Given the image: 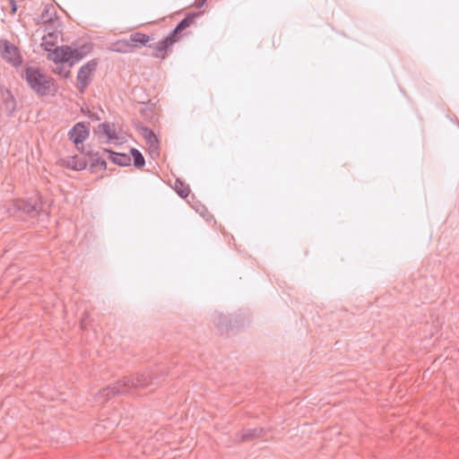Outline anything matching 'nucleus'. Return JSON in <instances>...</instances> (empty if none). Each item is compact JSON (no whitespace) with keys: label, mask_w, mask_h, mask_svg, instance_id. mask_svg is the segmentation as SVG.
Wrapping results in <instances>:
<instances>
[{"label":"nucleus","mask_w":459,"mask_h":459,"mask_svg":"<svg viewBox=\"0 0 459 459\" xmlns=\"http://www.w3.org/2000/svg\"><path fill=\"white\" fill-rule=\"evenodd\" d=\"M155 377L151 371L138 373L135 377H124L118 380L115 385L107 386L99 391L96 400L102 403L110 399L116 394H124L131 391L132 388H145L155 385Z\"/></svg>","instance_id":"nucleus-1"},{"label":"nucleus","mask_w":459,"mask_h":459,"mask_svg":"<svg viewBox=\"0 0 459 459\" xmlns=\"http://www.w3.org/2000/svg\"><path fill=\"white\" fill-rule=\"evenodd\" d=\"M22 77L29 88L39 97H44L55 91L54 80L46 76L39 67L26 66Z\"/></svg>","instance_id":"nucleus-2"},{"label":"nucleus","mask_w":459,"mask_h":459,"mask_svg":"<svg viewBox=\"0 0 459 459\" xmlns=\"http://www.w3.org/2000/svg\"><path fill=\"white\" fill-rule=\"evenodd\" d=\"M16 207L29 217L37 218L39 221H44L48 217V213L43 209V204L38 195L18 200Z\"/></svg>","instance_id":"nucleus-3"},{"label":"nucleus","mask_w":459,"mask_h":459,"mask_svg":"<svg viewBox=\"0 0 459 459\" xmlns=\"http://www.w3.org/2000/svg\"><path fill=\"white\" fill-rule=\"evenodd\" d=\"M0 56L14 67L20 66L23 61L19 48L8 39H0Z\"/></svg>","instance_id":"nucleus-4"},{"label":"nucleus","mask_w":459,"mask_h":459,"mask_svg":"<svg viewBox=\"0 0 459 459\" xmlns=\"http://www.w3.org/2000/svg\"><path fill=\"white\" fill-rule=\"evenodd\" d=\"M97 66L98 61L96 59H91L79 69L77 74V90L81 93H83L86 88L90 85L91 75L97 69Z\"/></svg>","instance_id":"nucleus-5"},{"label":"nucleus","mask_w":459,"mask_h":459,"mask_svg":"<svg viewBox=\"0 0 459 459\" xmlns=\"http://www.w3.org/2000/svg\"><path fill=\"white\" fill-rule=\"evenodd\" d=\"M90 135V129L82 122L76 123L68 132L69 140L72 141L79 152L82 150V144Z\"/></svg>","instance_id":"nucleus-6"},{"label":"nucleus","mask_w":459,"mask_h":459,"mask_svg":"<svg viewBox=\"0 0 459 459\" xmlns=\"http://www.w3.org/2000/svg\"><path fill=\"white\" fill-rule=\"evenodd\" d=\"M73 54V48L71 47L61 46L50 51L48 56V58L56 64L67 63L68 66L70 67L71 55Z\"/></svg>","instance_id":"nucleus-7"},{"label":"nucleus","mask_w":459,"mask_h":459,"mask_svg":"<svg viewBox=\"0 0 459 459\" xmlns=\"http://www.w3.org/2000/svg\"><path fill=\"white\" fill-rule=\"evenodd\" d=\"M81 152L89 158L88 162L90 163V170L91 172L98 168L101 170H105L107 169V162L100 155V152L85 149L83 145H82Z\"/></svg>","instance_id":"nucleus-8"},{"label":"nucleus","mask_w":459,"mask_h":459,"mask_svg":"<svg viewBox=\"0 0 459 459\" xmlns=\"http://www.w3.org/2000/svg\"><path fill=\"white\" fill-rule=\"evenodd\" d=\"M60 164L64 168L73 169L74 171H81L85 169L88 165V160L79 158L77 155L69 156L60 160Z\"/></svg>","instance_id":"nucleus-9"},{"label":"nucleus","mask_w":459,"mask_h":459,"mask_svg":"<svg viewBox=\"0 0 459 459\" xmlns=\"http://www.w3.org/2000/svg\"><path fill=\"white\" fill-rule=\"evenodd\" d=\"M196 13H186L185 18L182 19L177 26L169 33V36L172 37V39H175V42L178 40L179 34L187 29L193 22L195 18L196 17Z\"/></svg>","instance_id":"nucleus-10"},{"label":"nucleus","mask_w":459,"mask_h":459,"mask_svg":"<svg viewBox=\"0 0 459 459\" xmlns=\"http://www.w3.org/2000/svg\"><path fill=\"white\" fill-rule=\"evenodd\" d=\"M109 154L108 159L116 165L127 167L131 165V157L126 153L116 152L109 149H103L102 154Z\"/></svg>","instance_id":"nucleus-11"},{"label":"nucleus","mask_w":459,"mask_h":459,"mask_svg":"<svg viewBox=\"0 0 459 459\" xmlns=\"http://www.w3.org/2000/svg\"><path fill=\"white\" fill-rule=\"evenodd\" d=\"M152 39V37L142 33V32H133L130 34L128 38V42H130L131 48H133V51L136 48L148 46V42Z\"/></svg>","instance_id":"nucleus-12"},{"label":"nucleus","mask_w":459,"mask_h":459,"mask_svg":"<svg viewBox=\"0 0 459 459\" xmlns=\"http://www.w3.org/2000/svg\"><path fill=\"white\" fill-rule=\"evenodd\" d=\"M264 433L265 430L263 428L248 429L244 430L243 433L238 436V440L241 442H249L264 436Z\"/></svg>","instance_id":"nucleus-13"},{"label":"nucleus","mask_w":459,"mask_h":459,"mask_svg":"<svg viewBox=\"0 0 459 459\" xmlns=\"http://www.w3.org/2000/svg\"><path fill=\"white\" fill-rule=\"evenodd\" d=\"M94 133H102L105 134L108 137L107 143H109L112 140H117L118 138L116 130L114 129V126L108 122L100 124L94 130Z\"/></svg>","instance_id":"nucleus-14"},{"label":"nucleus","mask_w":459,"mask_h":459,"mask_svg":"<svg viewBox=\"0 0 459 459\" xmlns=\"http://www.w3.org/2000/svg\"><path fill=\"white\" fill-rule=\"evenodd\" d=\"M4 108L8 117H12L16 109V100L10 91L3 94Z\"/></svg>","instance_id":"nucleus-15"},{"label":"nucleus","mask_w":459,"mask_h":459,"mask_svg":"<svg viewBox=\"0 0 459 459\" xmlns=\"http://www.w3.org/2000/svg\"><path fill=\"white\" fill-rule=\"evenodd\" d=\"M212 320L215 325L221 331L227 330L228 327L231 325V319L230 316L219 312L214 313Z\"/></svg>","instance_id":"nucleus-16"},{"label":"nucleus","mask_w":459,"mask_h":459,"mask_svg":"<svg viewBox=\"0 0 459 459\" xmlns=\"http://www.w3.org/2000/svg\"><path fill=\"white\" fill-rule=\"evenodd\" d=\"M175 43V39H172V37L168 35L161 40L148 45L149 48L158 51V52H166L168 48Z\"/></svg>","instance_id":"nucleus-17"},{"label":"nucleus","mask_w":459,"mask_h":459,"mask_svg":"<svg viewBox=\"0 0 459 459\" xmlns=\"http://www.w3.org/2000/svg\"><path fill=\"white\" fill-rule=\"evenodd\" d=\"M111 50L117 53H132L133 48H131L128 39H119L114 42L111 46Z\"/></svg>","instance_id":"nucleus-18"},{"label":"nucleus","mask_w":459,"mask_h":459,"mask_svg":"<svg viewBox=\"0 0 459 459\" xmlns=\"http://www.w3.org/2000/svg\"><path fill=\"white\" fill-rule=\"evenodd\" d=\"M56 12L53 11L51 8L46 6L41 13V14L38 18L39 23H51L56 18Z\"/></svg>","instance_id":"nucleus-19"},{"label":"nucleus","mask_w":459,"mask_h":459,"mask_svg":"<svg viewBox=\"0 0 459 459\" xmlns=\"http://www.w3.org/2000/svg\"><path fill=\"white\" fill-rule=\"evenodd\" d=\"M130 154L133 158L134 165L135 168L140 169L145 165V159L138 149L131 148Z\"/></svg>","instance_id":"nucleus-20"},{"label":"nucleus","mask_w":459,"mask_h":459,"mask_svg":"<svg viewBox=\"0 0 459 459\" xmlns=\"http://www.w3.org/2000/svg\"><path fill=\"white\" fill-rule=\"evenodd\" d=\"M175 191L181 197H186L190 192V189L188 186H186L182 181L177 179L175 182Z\"/></svg>","instance_id":"nucleus-21"},{"label":"nucleus","mask_w":459,"mask_h":459,"mask_svg":"<svg viewBox=\"0 0 459 459\" xmlns=\"http://www.w3.org/2000/svg\"><path fill=\"white\" fill-rule=\"evenodd\" d=\"M57 39L56 31H49L47 35L42 38V45L53 47Z\"/></svg>","instance_id":"nucleus-22"},{"label":"nucleus","mask_w":459,"mask_h":459,"mask_svg":"<svg viewBox=\"0 0 459 459\" xmlns=\"http://www.w3.org/2000/svg\"><path fill=\"white\" fill-rule=\"evenodd\" d=\"M141 132H142V135L145 139L147 144L152 141L154 143L156 142L157 136L151 128H149L147 126H143L141 128Z\"/></svg>","instance_id":"nucleus-23"},{"label":"nucleus","mask_w":459,"mask_h":459,"mask_svg":"<svg viewBox=\"0 0 459 459\" xmlns=\"http://www.w3.org/2000/svg\"><path fill=\"white\" fill-rule=\"evenodd\" d=\"M73 55H71L70 67L73 66L76 62L80 61L83 57V54L78 48H73Z\"/></svg>","instance_id":"nucleus-24"},{"label":"nucleus","mask_w":459,"mask_h":459,"mask_svg":"<svg viewBox=\"0 0 459 459\" xmlns=\"http://www.w3.org/2000/svg\"><path fill=\"white\" fill-rule=\"evenodd\" d=\"M59 66L56 67V73L64 76L65 78H67L69 77V74H70V67L68 66L67 69H65V67L64 66V64H58Z\"/></svg>","instance_id":"nucleus-25"},{"label":"nucleus","mask_w":459,"mask_h":459,"mask_svg":"<svg viewBox=\"0 0 459 459\" xmlns=\"http://www.w3.org/2000/svg\"><path fill=\"white\" fill-rule=\"evenodd\" d=\"M148 145H149V149H150L152 153L156 152L158 154V150H159V140H158V138L156 139L155 143L152 141V142L149 143Z\"/></svg>","instance_id":"nucleus-26"},{"label":"nucleus","mask_w":459,"mask_h":459,"mask_svg":"<svg viewBox=\"0 0 459 459\" xmlns=\"http://www.w3.org/2000/svg\"><path fill=\"white\" fill-rule=\"evenodd\" d=\"M11 11L13 13H15L17 12V5L15 0H9Z\"/></svg>","instance_id":"nucleus-27"},{"label":"nucleus","mask_w":459,"mask_h":459,"mask_svg":"<svg viewBox=\"0 0 459 459\" xmlns=\"http://www.w3.org/2000/svg\"><path fill=\"white\" fill-rule=\"evenodd\" d=\"M206 0H197L195 3L196 7H202Z\"/></svg>","instance_id":"nucleus-28"},{"label":"nucleus","mask_w":459,"mask_h":459,"mask_svg":"<svg viewBox=\"0 0 459 459\" xmlns=\"http://www.w3.org/2000/svg\"><path fill=\"white\" fill-rule=\"evenodd\" d=\"M94 118H96L97 120H100V118L97 116H94Z\"/></svg>","instance_id":"nucleus-29"},{"label":"nucleus","mask_w":459,"mask_h":459,"mask_svg":"<svg viewBox=\"0 0 459 459\" xmlns=\"http://www.w3.org/2000/svg\"><path fill=\"white\" fill-rule=\"evenodd\" d=\"M94 118H96L97 120H100V118L97 116H94Z\"/></svg>","instance_id":"nucleus-30"}]
</instances>
